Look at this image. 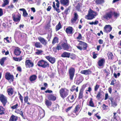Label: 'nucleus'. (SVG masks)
Masks as SVG:
<instances>
[{"label":"nucleus","mask_w":121,"mask_h":121,"mask_svg":"<svg viewBox=\"0 0 121 121\" xmlns=\"http://www.w3.org/2000/svg\"><path fill=\"white\" fill-rule=\"evenodd\" d=\"M37 65L43 68L48 67L49 65V63L43 60L39 61Z\"/></svg>","instance_id":"obj_1"},{"label":"nucleus","mask_w":121,"mask_h":121,"mask_svg":"<svg viewBox=\"0 0 121 121\" xmlns=\"http://www.w3.org/2000/svg\"><path fill=\"white\" fill-rule=\"evenodd\" d=\"M95 12L90 9L88 11V13L85 17L88 20H91L95 17Z\"/></svg>","instance_id":"obj_2"},{"label":"nucleus","mask_w":121,"mask_h":121,"mask_svg":"<svg viewBox=\"0 0 121 121\" xmlns=\"http://www.w3.org/2000/svg\"><path fill=\"white\" fill-rule=\"evenodd\" d=\"M65 88H62L59 91V93L61 97L63 98L64 99L68 95L69 90L66 89V91L65 90Z\"/></svg>","instance_id":"obj_3"},{"label":"nucleus","mask_w":121,"mask_h":121,"mask_svg":"<svg viewBox=\"0 0 121 121\" xmlns=\"http://www.w3.org/2000/svg\"><path fill=\"white\" fill-rule=\"evenodd\" d=\"M0 100L4 106H5L7 101L6 97L3 94L0 95Z\"/></svg>","instance_id":"obj_4"},{"label":"nucleus","mask_w":121,"mask_h":121,"mask_svg":"<svg viewBox=\"0 0 121 121\" xmlns=\"http://www.w3.org/2000/svg\"><path fill=\"white\" fill-rule=\"evenodd\" d=\"M5 78L8 80L13 82V81L14 78L13 75H11L9 73H6L5 75Z\"/></svg>","instance_id":"obj_5"},{"label":"nucleus","mask_w":121,"mask_h":121,"mask_svg":"<svg viewBox=\"0 0 121 121\" xmlns=\"http://www.w3.org/2000/svg\"><path fill=\"white\" fill-rule=\"evenodd\" d=\"M75 69L73 68H72L69 70V74L70 79L72 80L74 75Z\"/></svg>","instance_id":"obj_6"},{"label":"nucleus","mask_w":121,"mask_h":121,"mask_svg":"<svg viewBox=\"0 0 121 121\" xmlns=\"http://www.w3.org/2000/svg\"><path fill=\"white\" fill-rule=\"evenodd\" d=\"M113 15L112 12L111 11L109 12L106 13L105 15L103 16L104 18L108 20L111 18Z\"/></svg>","instance_id":"obj_7"},{"label":"nucleus","mask_w":121,"mask_h":121,"mask_svg":"<svg viewBox=\"0 0 121 121\" xmlns=\"http://www.w3.org/2000/svg\"><path fill=\"white\" fill-rule=\"evenodd\" d=\"M25 64L26 66L28 67H32L34 65L33 63L30 60H26Z\"/></svg>","instance_id":"obj_8"},{"label":"nucleus","mask_w":121,"mask_h":121,"mask_svg":"<svg viewBox=\"0 0 121 121\" xmlns=\"http://www.w3.org/2000/svg\"><path fill=\"white\" fill-rule=\"evenodd\" d=\"M38 39L40 43L43 45L45 46L47 44V41L44 38L39 37L38 38Z\"/></svg>","instance_id":"obj_9"},{"label":"nucleus","mask_w":121,"mask_h":121,"mask_svg":"<svg viewBox=\"0 0 121 121\" xmlns=\"http://www.w3.org/2000/svg\"><path fill=\"white\" fill-rule=\"evenodd\" d=\"M104 32L107 33L110 32L112 30V27L110 25H106L104 28Z\"/></svg>","instance_id":"obj_10"},{"label":"nucleus","mask_w":121,"mask_h":121,"mask_svg":"<svg viewBox=\"0 0 121 121\" xmlns=\"http://www.w3.org/2000/svg\"><path fill=\"white\" fill-rule=\"evenodd\" d=\"M45 57L52 64L54 63L55 61V58L53 57L48 56H46Z\"/></svg>","instance_id":"obj_11"},{"label":"nucleus","mask_w":121,"mask_h":121,"mask_svg":"<svg viewBox=\"0 0 121 121\" xmlns=\"http://www.w3.org/2000/svg\"><path fill=\"white\" fill-rule=\"evenodd\" d=\"M80 43L79 44L80 45V46L82 47L83 48V50H85L86 49L87 47V44L82 41H80Z\"/></svg>","instance_id":"obj_12"},{"label":"nucleus","mask_w":121,"mask_h":121,"mask_svg":"<svg viewBox=\"0 0 121 121\" xmlns=\"http://www.w3.org/2000/svg\"><path fill=\"white\" fill-rule=\"evenodd\" d=\"M62 47L64 50H68L70 47V46L67 43H64L61 44Z\"/></svg>","instance_id":"obj_13"},{"label":"nucleus","mask_w":121,"mask_h":121,"mask_svg":"<svg viewBox=\"0 0 121 121\" xmlns=\"http://www.w3.org/2000/svg\"><path fill=\"white\" fill-rule=\"evenodd\" d=\"M34 43V46L36 48H42L43 46L40 42H36Z\"/></svg>","instance_id":"obj_14"},{"label":"nucleus","mask_w":121,"mask_h":121,"mask_svg":"<svg viewBox=\"0 0 121 121\" xmlns=\"http://www.w3.org/2000/svg\"><path fill=\"white\" fill-rule=\"evenodd\" d=\"M66 31L67 34H71L73 33V28L71 27H69L66 29Z\"/></svg>","instance_id":"obj_15"},{"label":"nucleus","mask_w":121,"mask_h":121,"mask_svg":"<svg viewBox=\"0 0 121 121\" xmlns=\"http://www.w3.org/2000/svg\"><path fill=\"white\" fill-rule=\"evenodd\" d=\"M81 73L86 75H87L91 73V71L89 69L82 70L81 71Z\"/></svg>","instance_id":"obj_16"},{"label":"nucleus","mask_w":121,"mask_h":121,"mask_svg":"<svg viewBox=\"0 0 121 121\" xmlns=\"http://www.w3.org/2000/svg\"><path fill=\"white\" fill-rule=\"evenodd\" d=\"M70 53L66 52H64L61 55V56L63 57L69 58L70 56Z\"/></svg>","instance_id":"obj_17"},{"label":"nucleus","mask_w":121,"mask_h":121,"mask_svg":"<svg viewBox=\"0 0 121 121\" xmlns=\"http://www.w3.org/2000/svg\"><path fill=\"white\" fill-rule=\"evenodd\" d=\"M74 17L71 19V21L72 23H74L78 19V16L76 13H75Z\"/></svg>","instance_id":"obj_18"},{"label":"nucleus","mask_w":121,"mask_h":121,"mask_svg":"<svg viewBox=\"0 0 121 121\" xmlns=\"http://www.w3.org/2000/svg\"><path fill=\"white\" fill-rule=\"evenodd\" d=\"M69 2V0H60V3L61 4L66 6L68 5Z\"/></svg>","instance_id":"obj_19"},{"label":"nucleus","mask_w":121,"mask_h":121,"mask_svg":"<svg viewBox=\"0 0 121 121\" xmlns=\"http://www.w3.org/2000/svg\"><path fill=\"white\" fill-rule=\"evenodd\" d=\"M14 52L15 55L17 56L19 55L21 52L20 50V49L18 47H17L15 49Z\"/></svg>","instance_id":"obj_20"},{"label":"nucleus","mask_w":121,"mask_h":121,"mask_svg":"<svg viewBox=\"0 0 121 121\" xmlns=\"http://www.w3.org/2000/svg\"><path fill=\"white\" fill-rule=\"evenodd\" d=\"M12 17L13 19L14 22H19L20 20L21 17L19 16H18L17 17H15L14 14H13Z\"/></svg>","instance_id":"obj_21"},{"label":"nucleus","mask_w":121,"mask_h":121,"mask_svg":"<svg viewBox=\"0 0 121 121\" xmlns=\"http://www.w3.org/2000/svg\"><path fill=\"white\" fill-rule=\"evenodd\" d=\"M105 62V60L104 59H101L99 60L98 62V65L100 66H102Z\"/></svg>","instance_id":"obj_22"},{"label":"nucleus","mask_w":121,"mask_h":121,"mask_svg":"<svg viewBox=\"0 0 121 121\" xmlns=\"http://www.w3.org/2000/svg\"><path fill=\"white\" fill-rule=\"evenodd\" d=\"M18 119L17 117L12 115L10 117L9 121H16Z\"/></svg>","instance_id":"obj_23"},{"label":"nucleus","mask_w":121,"mask_h":121,"mask_svg":"<svg viewBox=\"0 0 121 121\" xmlns=\"http://www.w3.org/2000/svg\"><path fill=\"white\" fill-rule=\"evenodd\" d=\"M48 99L50 100L55 101L56 99V97L55 96L52 95H50L48 96Z\"/></svg>","instance_id":"obj_24"},{"label":"nucleus","mask_w":121,"mask_h":121,"mask_svg":"<svg viewBox=\"0 0 121 121\" xmlns=\"http://www.w3.org/2000/svg\"><path fill=\"white\" fill-rule=\"evenodd\" d=\"M83 89H80V90L78 97L79 99H82L83 97Z\"/></svg>","instance_id":"obj_25"},{"label":"nucleus","mask_w":121,"mask_h":121,"mask_svg":"<svg viewBox=\"0 0 121 121\" xmlns=\"http://www.w3.org/2000/svg\"><path fill=\"white\" fill-rule=\"evenodd\" d=\"M13 89L12 88L8 89L7 90L8 95H12L13 93Z\"/></svg>","instance_id":"obj_26"},{"label":"nucleus","mask_w":121,"mask_h":121,"mask_svg":"<svg viewBox=\"0 0 121 121\" xmlns=\"http://www.w3.org/2000/svg\"><path fill=\"white\" fill-rule=\"evenodd\" d=\"M36 76L35 75H34L30 76V80L32 81L35 80L37 78Z\"/></svg>","instance_id":"obj_27"},{"label":"nucleus","mask_w":121,"mask_h":121,"mask_svg":"<svg viewBox=\"0 0 121 121\" xmlns=\"http://www.w3.org/2000/svg\"><path fill=\"white\" fill-rule=\"evenodd\" d=\"M4 109L2 106H0V115H2L5 114Z\"/></svg>","instance_id":"obj_28"},{"label":"nucleus","mask_w":121,"mask_h":121,"mask_svg":"<svg viewBox=\"0 0 121 121\" xmlns=\"http://www.w3.org/2000/svg\"><path fill=\"white\" fill-rule=\"evenodd\" d=\"M58 38L56 37H55L53 39L52 42V43L54 44L58 42Z\"/></svg>","instance_id":"obj_29"},{"label":"nucleus","mask_w":121,"mask_h":121,"mask_svg":"<svg viewBox=\"0 0 121 121\" xmlns=\"http://www.w3.org/2000/svg\"><path fill=\"white\" fill-rule=\"evenodd\" d=\"M61 27V23L59 22L58 24L56 26V30L57 31L60 29Z\"/></svg>","instance_id":"obj_30"},{"label":"nucleus","mask_w":121,"mask_h":121,"mask_svg":"<svg viewBox=\"0 0 121 121\" xmlns=\"http://www.w3.org/2000/svg\"><path fill=\"white\" fill-rule=\"evenodd\" d=\"M95 2L97 4H101L104 2V0H95Z\"/></svg>","instance_id":"obj_31"},{"label":"nucleus","mask_w":121,"mask_h":121,"mask_svg":"<svg viewBox=\"0 0 121 121\" xmlns=\"http://www.w3.org/2000/svg\"><path fill=\"white\" fill-rule=\"evenodd\" d=\"M45 104L47 106H49L51 105L52 103L51 101L46 99L45 100Z\"/></svg>","instance_id":"obj_32"},{"label":"nucleus","mask_w":121,"mask_h":121,"mask_svg":"<svg viewBox=\"0 0 121 121\" xmlns=\"http://www.w3.org/2000/svg\"><path fill=\"white\" fill-rule=\"evenodd\" d=\"M6 57H3L1 60L0 59V63L1 65H3L4 64V60L6 59Z\"/></svg>","instance_id":"obj_33"},{"label":"nucleus","mask_w":121,"mask_h":121,"mask_svg":"<svg viewBox=\"0 0 121 121\" xmlns=\"http://www.w3.org/2000/svg\"><path fill=\"white\" fill-rule=\"evenodd\" d=\"M4 3L2 4V6L3 7L5 6L6 5H8L9 3V1L8 0H4Z\"/></svg>","instance_id":"obj_34"},{"label":"nucleus","mask_w":121,"mask_h":121,"mask_svg":"<svg viewBox=\"0 0 121 121\" xmlns=\"http://www.w3.org/2000/svg\"><path fill=\"white\" fill-rule=\"evenodd\" d=\"M111 101L112 105L113 107H115L117 105V103L113 101L112 99H111Z\"/></svg>","instance_id":"obj_35"},{"label":"nucleus","mask_w":121,"mask_h":121,"mask_svg":"<svg viewBox=\"0 0 121 121\" xmlns=\"http://www.w3.org/2000/svg\"><path fill=\"white\" fill-rule=\"evenodd\" d=\"M13 59L14 60L16 61H20L22 59L21 57L19 58L13 57Z\"/></svg>","instance_id":"obj_36"},{"label":"nucleus","mask_w":121,"mask_h":121,"mask_svg":"<svg viewBox=\"0 0 121 121\" xmlns=\"http://www.w3.org/2000/svg\"><path fill=\"white\" fill-rule=\"evenodd\" d=\"M101 95V92H99L96 97L98 99H99L101 98L100 96Z\"/></svg>","instance_id":"obj_37"},{"label":"nucleus","mask_w":121,"mask_h":121,"mask_svg":"<svg viewBox=\"0 0 121 121\" xmlns=\"http://www.w3.org/2000/svg\"><path fill=\"white\" fill-rule=\"evenodd\" d=\"M81 7V5H80V4L78 3L77 5L76 6V9L79 11H80V8Z\"/></svg>","instance_id":"obj_38"},{"label":"nucleus","mask_w":121,"mask_h":121,"mask_svg":"<svg viewBox=\"0 0 121 121\" xmlns=\"http://www.w3.org/2000/svg\"><path fill=\"white\" fill-rule=\"evenodd\" d=\"M108 55L109 59H112L113 57V55L111 52L109 54H108Z\"/></svg>","instance_id":"obj_39"},{"label":"nucleus","mask_w":121,"mask_h":121,"mask_svg":"<svg viewBox=\"0 0 121 121\" xmlns=\"http://www.w3.org/2000/svg\"><path fill=\"white\" fill-rule=\"evenodd\" d=\"M89 105L91 107H93L94 106V105L93 103V101L92 100V99H91L90 102H89Z\"/></svg>","instance_id":"obj_40"},{"label":"nucleus","mask_w":121,"mask_h":121,"mask_svg":"<svg viewBox=\"0 0 121 121\" xmlns=\"http://www.w3.org/2000/svg\"><path fill=\"white\" fill-rule=\"evenodd\" d=\"M28 15L26 11V10H24L23 12V15L24 17H26L27 16V15Z\"/></svg>","instance_id":"obj_41"},{"label":"nucleus","mask_w":121,"mask_h":121,"mask_svg":"<svg viewBox=\"0 0 121 121\" xmlns=\"http://www.w3.org/2000/svg\"><path fill=\"white\" fill-rule=\"evenodd\" d=\"M18 106V104L17 103L16 105L11 107V108L13 109H16L17 108Z\"/></svg>","instance_id":"obj_42"},{"label":"nucleus","mask_w":121,"mask_h":121,"mask_svg":"<svg viewBox=\"0 0 121 121\" xmlns=\"http://www.w3.org/2000/svg\"><path fill=\"white\" fill-rule=\"evenodd\" d=\"M37 50V51L35 53L37 55H39L43 52L41 50Z\"/></svg>","instance_id":"obj_43"},{"label":"nucleus","mask_w":121,"mask_h":121,"mask_svg":"<svg viewBox=\"0 0 121 121\" xmlns=\"http://www.w3.org/2000/svg\"><path fill=\"white\" fill-rule=\"evenodd\" d=\"M70 57L73 60L75 59L76 58V57L75 56V55L74 54H73L72 55H71L70 56Z\"/></svg>","instance_id":"obj_44"},{"label":"nucleus","mask_w":121,"mask_h":121,"mask_svg":"<svg viewBox=\"0 0 121 121\" xmlns=\"http://www.w3.org/2000/svg\"><path fill=\"white\" fill-rule=\"evenodd\" d=\"M102 107L104 110L107 109L108 108V106H107L105 104H103L102 106Z\"/></svg>","instance_id":"obj_45"},{"label":"nucleus","mask_w":121,"mask_h":121,"mask_svg":"<svg viewBox=\"0 0 121 121\" xmlns=\"http://www.w3.org/2000/svg\"><path fill=\"white\" fill-rule=\"evenodd\" d=\"M99 86L98 85L96 84L95 86V91H97L98 89L99 88Z\"/></svg>","instance_id":"obj_46"},{"label":"nucleus","mask_w":121,"mask_h":121,"mask_svg":"<svg viewBox=\"0 0 121 121\" xmlns=\"http://www.w3.org/2000/svg\"><path fill=\"white\" fill-rule=\"evenodd\" d=\"M28 97L27 96L24 97V101L25 103H26L28 101Z\"/></svg>","instance_id":"obj_47"},{"label":"nucleus","mask_w":121,"mask_h":121,"mask_svg":"<svg viewBox=\"0 0 121 121\" xmlns=\"http://www.w3.org/2000/svg\"><path fill=\"white\" fill-rule=\"evenodd\" d=\"M69 8H68L65 9V11L64 13L66 14H67L68 13V11H69Z\"/></svg>","instance_id":"obj_48"},{"label":"nucleus","mask_w":121,"mask_h":121,"mask_svg":"<svg viewBox=\"0 0 121 121\" xmlns=\"http://www.w3.org/2000/svg\"><path fill=\"white\" fill-rule=\"evenodd\" d=\"M79 108L78 107V105H77L75 107V108L74 111L75 112H76L78 111V110L79 109Z\"/></svg>","instance_id":"obj_49"},{"label":"nucleus","mask_w":121,"mask_h":121,"mask_svg":"<svg viewBox=\"0 0 121 121\" xmlns=\"http://www.w3.org/2000/svg\"><path fill=\"white\" fill-rule=\"evenodd\" d=\"M76 47L78 49L80 50H83V48L82 47L80 46H76Z\"/></svg>","instance_id":"obj_50"},{"label":"nucleus","mask_w":121,"mask_h":121,"mask_svg":"<svg viewBox=\"0 0 121 121\" xmlns=\"http://www.w3.org/2000/svg\"><path fill=\"white\" fill-rule=\"evenodd\" d=\"M97 54H95V52H94L93 53V58L94 59L96 58L97 57V56L96 55Z\"/></svg>","instance_id":"obj_51"},{"label":"nucleus","mask_w":121,"mask_h":121,"mask_svg":"<svg viewBox=\"0 0 121 121\" xmlns=\"http://www.w3.org/2000/svg\"><path fill=\"white\" fill-rule=\"evenodd\" d=\"M3 14V9H2L0 8V17L2 16Z\"/></svg>","instance_id":"obj_52"},{"label":"nucleus","mask_w":121,"mask_h":121,"mask_svg":"<svg viewBox=\"0 0 121 121\" xmlns=\"http://www.w3.org/2000/svg\"><path fill=\"white\" fill-rule=\"evenodd\" d=\"M56 49L59 50L61 49V48L60 46L58 45H57V47H56Z\"/></svg>","instance_id":"obj_53"},{"label":"nucleus","mask_w":121,"mask_h":121,"mask_svg":"<svg viewBox=\"0 0 121 121\" xmlns=\"http://www.w3.org/2000/svg\"><path fill=\"white\" fill-rule=\"evenodd\" d=\"M82 38V36L80 34H79V35L78 37L77 38V39H80Z\"/></svg>","instance_id":"obj_54"},{"label":"nucleus","mask_w":121,"mask_h":121,"mask_svg":"<svg viewBox=\"0 0 121 121\" xmlns=\"http://www.w3.org/2000/svg\"><path fill=\"white\" fill-rule=\"evenodd\" d=\"M9 38V37H7L5 38H4V40H5L6 41V42H8V43H9L10 42L9 41V40L8 39Z\"/></svg>","instance_id":"obj_55"},{"label":"nucleus","mask_w":121,"mask_h":121,"mask_svg":"<svg viewBox=\"0 0 121 121\" xmlns=\"http://www.w3.org/2000/svg\"><path fill=\"white\" fill-rule=\"evenodd\" d=\"M45 92L46 93H51L52 92V91L51 90H48L45 91Z\"/></svg>","instance_id":"obj_56"},{"label":"nucleus","mask_w":121,"mask_h":121,"mask_svg":"<svg viewBox=\"0 0 121 121\" xmlns=\"http://www.w3.org/2000/svg\"><path fill=\"white\" fill-rule=\"evenodd\" d=\"M17 70L18 71L20 72H21L22 71L21 68L20 67H17Z\"/></svg>","instance_id":"obj_57"},{"label":"nucleus","mask_w":121,"mask_h":121,"mask_svg":"<svg viewBox=\"0 0 121 121\" xmlns=\"http://www.w3.org/2000/svg\"><path fill=\"white\" fill-rule=\"evenodd\" d=\"M113 114H114V116H113L114 119L116 120L117 116L116 115L117 114V113L114 112V113Z\"/></svg>","instance_id":"obj_58"},{"label":"nucleus","mask_w":121,"mask_h":121,"mask_svg":"<svg viewBox=\"0 0 121 121\" xmlns=\"http://www.w3.org/2000/svg\"><path fill=\"white\" fill-rule=\"evenodd\" d=\"M97 114H96L95 115V116L98 119H99L101 118V117L100 116H99L98 115H97Z\"/></svg>","instance_id":"obj_59"},{"label":"nucleus","mask_w":121,"mask_h":121,"mask_svg":"<svg viewBox=\"0 0 121 121\" xmlns=\"http://www.w3.org/2000/svg\"><path fill=\"white\" fill-rule=\"evenodd\" d=\"M114 16L115 17H118L119 16V14L116 13L115 12L114 13Z\"/></svg>","instance_id":"obj_60"},{"label":"nucleus","mask_w":121,"mask_h":121,"mask_svg":"<svg viewBox=\"0 0 121 121\" xmlns=\"http://www.w3.org/2000/svg\"><path fill=\"white\" fill-rule=\"evenodd\" d=\"M108 93H106L105 94V98L104 99L105 100H107L108 99Z\"/></svg>","instance_id":"obj_61"},{"label":"nucleus","mask_w":121,"mask_h":121,"mask_svg":"<svg viewBox=\"0 0 121 121\" xmlns=\"http://www.w3.org/2000/svg\"><path fill=\"white\" fill-rule=\"evenodd\" d=\"M51 8L52 7L51 6H49L47 9V10L48 11H50L51 9Z\"/></svg>","instance_id":"obj_62"},{"label":"nucleus","mask_w":121,"mask_h":121,"mask_svg":"<svg viewBox=\"0 0 121 121\" xmlns=\"http://www.w3.org/2000/svg\"><path fill=\"white\" fill-rule=\"evenodd\" d=\"M103 41L101 39H100L99 40V43L100 44H102L103 43Z\"/></svg>","instance_id":"obj_63"},{"label":"nucleus","mask_w":121,"mask_h":121,"mask_svg":"<svg viewBox=\"0 0 121 121\" xmlns=\"http://www.w3.org/2000/svg\"><path fill=\"white\" fill-rule=\"evenodd\" d=\"M8 7L9 8L11 9L13 8L14 7L13 5L11 4V5L8 6Z\"/></svg>","instance_id":"obj_64"}]
</instances>
